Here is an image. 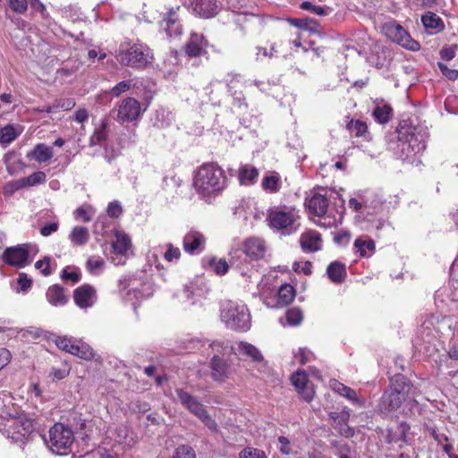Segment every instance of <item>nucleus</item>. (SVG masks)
I'll return each mask as SVG.
<instances>
[{
	"label": "nucleus",
	"mask_w": 458,
	"mask_h": 458,
	"mask_svg": "<svg viewBox=\"0 0 458 458\" xmlns=\"http://www.w3.org/2000/svg\"><path fill=\"white\" fill-rule=\"evenodd\" d=\"M411 401H415L412 383L404 375L395 374L390 378L388 388L383 393L377 409L387 415L397 411L403 403Z\"/></svg>",
	"instance_id": "1"
},
{
	"label": "nucleus",
	"mask_w": 458,
	"mask_h": 458,
	"mask_svg": "<svg viewBox=\"0 0 458 458\" xmlns=\"http://www.w3.org/2000/svg\"><path fill=\"white\" fill-rule=\"evenodd\" d=\"M193 185L203 198L216 196L225 189L227 177L223 168L216 163H204L194 174Z\"/></svg>",
	"instance_id": "2"
},
{
	"label": "nucleus",
	"mask_w": 458,
	"mask_h": 458,
	"mask_svg": "<svg viewBox=\"0 0 458 458\" xmlns=\"http://www.w3.org/2000/svg\"><path fill=\"white\" fill-rule=\"evenodd\" d=\"M148 50V47L142 43L124 41L119 46L116 59L122 65L141 70L149 63Z\"/></svg>",
	"instance_id": "3"
},
{
	"label": "nucleus",
	"mask_w": 458,
	"mask_h": 458,
	"mask_svg": "<svg viewBox=\"0 0 458 458\" xmlns=\"http://www.w3.org/2000/svg\"><path fill=\"white\" fill-rule=\"evenodd\" d=\"M175 392L183 407L198 417L211 431L217 432L218 427L216 420L208 414L205 406L198 399L182 389H176Z\"/></svg>",
	"instance_id": "4"
},
{
	"label": "nucleus",
	"mask_w": 458,
	"mask_h": 458,
	"mask_svg": "<svg viewBox=\"0 0 458 458\" xmlns=\"http://www.w3.org/2000/svg\"><path fill=\"white\" fill-rule=\"evenodd\" d=\"M381 32L388 39L406 49L418 51L420 48V43L413 39L410 33L394 20L385 22L381 27Z\"/></svg>",
	"instance_id": "5"
},
{
	"label": "nucleus",
	"mask_w": 458,
	"mask_h": 458,
	"mask_svg": "<svg viewBox=\"0 0 458 458\" xmlns=\"http://www.w3.org/2000/svg\"><path fill=\"white\" fill-rule=\"evenodd\" d=\"M297 218L293 210L275 207L268 210L267 221L272 229L291 233L296 229L294 225Z\"/></svg>",
	"instance_id": "6"
},
{
	"label": "nucleus",
	"mask_w": 458,
	"mask_h": 458,
	"mask_svg": "<svg viewBox=\"0 0 458 458\" xmlns=\"http://www.w3.org/2000/svg\"><path fill=\"white\" fill-rule=\"evenodd\" d=\"M228 326L237 331H247L250 327V314L245 305L231 303L223 311Z\"/></svg>",
	"instance_id": "7"
},
{
	"label": "nucleus",
	"mask_w": 458,
	"mask_h": 458,
	"mask_svg": "<svg viewBox=\"0 0 458 458\" xmlns=\"http://www.w3.org/2000/svg\"><path fill=\"white\" fill-rule=\"evenodd\" d=\"M114 111L116 112L115 119L120 123H134L144 112L140 101L132 97H126L121 100Z\"/></svg>",
	"instance_id": "8"
},
{
	"label": "nucleus",
	"mask_w": 458,
	"mask_h": 458,
	"mask_svg": "<svg viewBox=\"0 0 458 458\" xmlns=\"http://www.w3.org/2000/svg\"><path fill=\"white\" fill-rule=\"evenodd\" d=\"M74 437L72 429L62 423H55L49 430L47 443L54 452L68 449L73 443Z\"/></svg>",
	"instance_id": "9"
},
{
	"label": "nucleus",
	"mask_w": 458,
	"mask_h": 458,
	"mask_svg": "<svg viewBox=\"0 0 458 458\" xmlns=\"http://www.w3.org/2000/svg\"><path fill=\"white\" fill-rule=\"evenodd\" d=\"M6 428L9 436L15 441L21 440L34 430L33 420L25 415H19L9 419Z\"/></svg>",
	"instance_id": "10"
},
{
	"label": "nucleus",
	"mask_w": 458,
	"mask_h": 458,
	"mask_svg": "<svg viewBox=\"0 0 458 458\" xmlns=\"http://www.w3.org/2000/svg\"><path fill=\"white\" fill-rule=\"evenodd\" d=\"M72 298L77 307L81 310H88L96 304L98 292L94 285L83 284L73 290Z\"/></svg>",
	"instance_id": "11"
},
{
	"label": "nucleus",
	"mask_w": 458,
	"mask_h": 458,
	"mask_svg": "<svg viewBox=\"0 0 458 458\" xmlns=\"http://www.w3.org/2000/svg\"><path fill=\"white\" fill-rule=\"evenodd\" d=\"M269 44L273 51L272 55H274L275 57L287 58L293 55V47L297 50L301 47V37L297 33L294 36L284 37Z\"/></svg>",
	"instance_id": "12"
},
{
	"label": "nucleus",
	"mask_w": 458,
	"mask_h": 458,
	"mask_svg": "<svg viewBox=\"0 0 458 458\" xmlns=\"http://www.w3.org/2000/svg\"><path fill=\"white\" fill-rule=\"evenodd\" d=\"M30 251L26 245L8 247L3 253V260L5 264L19 268L26 267L29 263Z\"/></svg>",
	"instance_id": "13"
},
{
	"label": "nucleus",
	"mask_w": 458,
	"mask_h": 458,
	"mask_svg": "<svg viewBox=\"0 0 458 458\" xmlns=\"http://www.w3.org/2000/svg\"><path fill=\"white\" fill-rule=\"evenodd\" d=\"M291 382L299 393L300 396L310 403L315 396V386L309 381L308 375L304 370H297L291 376Z\"/></svg>",
	"instance_id": "14"
},
{
	"label": "nucleus",
	"mask_w": 458,
	"mask_h": 458,
	"mask_svg": "<svg viewBox=\"0 0 458 458\" xmlns=\"http://www.w3.org/2000/svg\"><path fill=\"white\" fill-rule=\"evenodd\" d=\"M208 46V39L198 33H191L189 40L184 46V52L191 58L199 57L207 54L206 48Z\"/></svg>",
	"instance_id": "15"
},
{
	"label": "nucleus",
	"mask_w": 458,
	"mask_h": 458,
	"mask_svg": "<svg viewBox=\"0 0 458 458\" xmlns=\"http://www.w3.org/2000/svg\"><path fill=\"white\" fill-rule=\"evenodd\" d=\"M205 242L206 238L203 233L191 230L183 236L182 249L186 253L195 255L202 251Z\"/></svg>",
	"instance_id": "16"
},
{
	"label": "nucleus",
	"mask_w": 458,
	"mask_h": 458,
	"mask_svg": "<svg viewBox=\"0 0 458 458\" xmlns=\"http://www.w3.org/2000/svg\"><path fill=\"white\" fill-rule=\"evenodd\" d=\"M238 351L240 354L250 358L253 363L259 365V371L265 372L268 369L267 362L265 360L263 354L255 345L242 341L238 344Z\"/></svg>",
	"instance_id": "17"
},
{
	"label": "nucleus",
	"mask_w": 458,
	"mask_h": 458,
	"mask_svg": "<svg viewBox=\"0 0 458 458\" xmlns=\"http://www.w3.org/2000/svg\"><path fill=\"white\" fill-rule=\"evenodd\" d=\"M329 418L332 420V427L337 430L341 436L352 437L354 435L353 428L348 425V421L350 420V413L348 411L330 412Z\"/></svg>",
	"instance_id": "18"
},
{
	"label": "nucleus",
	"mask_w": 458,
	"mask_h": 458,
	"mask_svg": "<svg viewBox=\"0 0 458 458\" xmlns=\"http://www.w3.org/2000/svg\"><path fill=\"white\" fill-rule=\"evenodd\" d=\"M168 37L180 36L182 33V25L179 23V16L176 10L170 9L160 21Z\"/></svg>",
	"instance_id": "19"
},
{
	"label": "nucleus",
	"mask_w": 458,
	"mask_h": 458,
	"mask_svg": "<svg viewBox=\"0 0 458 458\" xmlns=\"http://www.w3.org/2000/svg\"><path fill=\"white\" fill-rule=\"evenodd\" d=\"M242 250L251 259H260L265 256V242L259 238L250 237L244 241Z\"/></svg>",
	"instance_id": "20"
},
{
	"label": "nucleus",
	"mask_w": 458,
	"mask_h": 458,
	"mask_svg": "<svg viewBox=\"0 0 458 458\" xmlns=\"http://www.w3.org/2000/svg\"><path fill=\"white\" fill-rule=\"evenodd\" d=\"M321 234L315 230H309L301 233L300 244L303 251L316 252L321 250Z\"/></svg>",
	"instance_id": "21"
},
{
	"label": "nucleus",
	"mask_w": 458,
	"mask_h": 458,
	"mask_svg": "<svg viewBox=\"0 0 458 458\" xmlns=\"http://www.w3.org/2000/svg\"><path fill=\"white\" fill-rule=\"evenodd\" d=\"M211 375L214 380L218 382L225 381L230 374V364L218 355L211 359Z\"/></svg>",
	"instance_id": "22"
},
{
	"label": "nucleus",
	"mask_w": 458,
	"mask_h": 458,
	"mask_svg": "<svg viewBox=\"0 0 458 458\" xmlns=\"http://www.w3.org/2000/svg\"><path fill=\"white\" fill-rule=\"evenodd\" d=\"M328 202L324 195L316 193L307 200V208L310 214L323 216L327 211Z\"/></svg>",
	"instance_id": "23"
},
{
	"label": "nucleus",
	"mask_w": 458,
	"mask_h": 458,
	"mask_svg": "<svg viewBox=\"0 0 458 458\" xmlns=\"http://www.w3.org/2000/svg\"><path fill=\"white\" fill-rule=\"evenodd\" d=\"M46 298L52 306L55 307L64 306L69 301L68 296L65 294V289L58 284L48 287Z\"/></svg>",
	"instance_id": "24"
},
{
	"label": "nucleus",
	"mask_w": 458,
	"mask_h": 458,
	"mask_svg": "<svg viewBox=\"0 0 458 458\" xmlns=\"http://www.w3.org/2000/svg\"><path fill=\"white\" fill-rule=\"evenodd\" d=\"M421 22L429 34L434 35L445 30L443 20L433 12H427L421 16Z\"/></svg>",
	"instance_id": "25"
},
{
	"label": "nucleus",
	"mask_w": 458,
	"mask_h": 458,
	"mask_svg": "<svg viewBox=\"0 0 458 458\" xmlns=\"http://www.w3.org/2000/svg\"><path fill=\"white\" fill-rule=\"evenodd\" d=\"M327 275L332 283H344L347 276L345 264L338 260L331 262L327 267Z\"/></svg>",
	"instance_id": "26"
},
{
	"label": "nucleus",
	"mask_w": 458,
	"mask_h": 458,
	"mask_svg": "<svg viewBox=\"0 0 458 458\" xmlns=\"http://www.w3.org/2000/svg\"><path fill=\"white\" fill-rule=\"evenodd\" d=\"M27 157L34 159L39 164L47 163L54 157V149L52 147L44 143H38L27 155Z\"/></svg>",
	"instance_id": "27"
},
{
	"label": "nucleus",
	"mask_w": 458,
	"mask_h": 458,
	"mask_svg": "<svg viewBox=\"0 0 458 458\" xmlns=\"http://www.w3.org/2000/svg\"><path fill=\"white\" fill-rule=\"evenodd\" d=\"M131 247L130 236L123 232H117L114 240L112 242L114 252L117 255L124 256Z\"/></svg>",
	"instance_id": "28"
},
{
	"label": "nucleus",
	"mask_w": 458,
	"mask_h": 458,
	"mask_svg": "<svg viewBox=\"0 0 458 458\" xmlns=\"http://www.w3.org/2000/svg\"><path fill=\"white\" fill-rule=\"evenodd\" d=\"M47 181V175L42 171H38L27 177H23L14 182L15 189H21L24 187H32L38 184H42Z\"/></svg>",
	"instance_id": "29"
},
{
	"label": "nucleus",
	"mask_w": 458,
	"mask_h": 458,
	"mask_svg": "<svg viewBox=\"0 0 458 458\" xmlns=\"http://www.w3.org/2000/svg\"><path fill=\"white\" fill-rule=\"evenodd\" d=\"M76 357L83 359L85 360H91L95 357V352L93 349L85 342L81 340H75L73 344V347H72L71 353Z\"/></svg>",
	"instance_id": "30"
},
{
	"label": "nucleus",
	"mask_w": 458,
	"mask_h": 458,
	"mask_svg": "<svg viewBox=\"0 0 458 458\" xmlns=\"http://www.w3.org/2000/svg\"><path fill=\"white\" fill-rule=\"evenodd\" d=\"M295 295L296 292L294 287L289 284H284L277 292V305L283 307L291 304Z\"/></svg>",
	"instance_id": "31"
},
{
	"label": "nucleus",
	"mask_w": 458,
	"mask_h": 458,
	"mask_svg": "<svg viewBox=\"0 0 458 458\" xmlns=\"http://www.w3.org/2000/svg\"><path fill=\"white\" fill-rule=\"evenodd\" d=\"M409 430L410 425L407 422H400L397 426L396 432H394L393 429L387 430L386 442L388 444L397 443L399 441L406 442V437Z\"/></svg>",
	"instance_id": "32"
},
{
	"label": "nucleus",
	"mask_w": 458,
	"mask_h": 458,
	"mask_svg": "<svg viewBox=\"0 0 458 458\" xmlns=\"http://www.w3.org/2000/svg\"><path fill=\"white\" fill-rule=\"evenodd\" d=\"M259 174L256 167L244 165L239 168L238 179L241 184H252L256 182Z\"/></svg>",
	"instance_id": "33"
},
{
	"label": "nucleus",
	"mask_w": 458,
	"mask_h": 458,
	"mask_svg": "<svg viewBox=\"0 0 458 458\" xmlns=\"http://www.w3.org/2000/svg\"><path fill=\"white\" fill-rule=\"evenodd\" d=\"M347 130L358 138H364L365 140L370 139L368 125L361 120L352 119L346 125Z\"/></svg>",
	"instance_id": "34"
},
{
	"label": "nucleus",
	"mask_w": 458,
	"mask_h": 458,
	"mask_svg": "<svg viewBox=\"0 0 458 458\" xmlns=\"http://www.w3.org/2000/svg\"><path fill=\"white\" fill-rule=\"evenodd\" d=\"M354 248L360 257L367 258L375 252L376 243L370 238L363 239L359 237L354 242Z\"/></svg>",
	"instance_id": "35"
},
{
	"label": "nucleus",
	"mask_w": 458,
	"mask_h": 458,
	"mask_svg": "<svg viewBox=\"0 0 458 458\" xmlns=\"http://www.w3.org/2000/svg\"><path fill=\"white\" fill-rule=\"evenodd\" d=\"M261 186L264 191L270 193H276L281 189V176L276 172H272L270 175L262 179Z\"/></svg>",
	"instance_id": "36"
},
{
	"label": "nucleus",
	"mask_w": 458,
	"mask_h": 458,
	"mask_svg": "<svg viewBox=\"0 0 458 458\" xmlns=\"http://www.w3.org/2000/svg\"><path fill=\"white\" fill-rule=\"evenodd\" d=\"M69 239L74 246H82L89 240V230L84 226H75L70 233Z\"/></svg>",
	"instance_id": "37"
},
{
	"label": "nucleus",
	"mask_w": 458,
	"mask_h": 458,
	"mask_svg": "<svg viewBox=\"0 0 458 458\" xmlns=\"http://www.w3.org/2000/svg\"><path fill=\"white\" fill-rule=\"evenodd\" d=\"M107 123L102 121L98 128H97L89 138V145L97 146L103 144L107 139Z\"/></svg>",
	"instance_id": "38"
},
{
	"label": "nucleus",
	"mask_w": 458,
	"mask_h": 458,
	"mask_svg": "<svg viewBox=\"0 0 458 458\" xmlns=\"http://www.w3.org/2000/svg\"><path fill=\"white\" fill-rule=\"evenodd\" d=\"M333 389L334 391L337 392L339 394L345 397L353 403H360V400L357 396V394L355 390H353L352 388L344 386L340 382L335 381Z\"/></svg>",
	"instance_id": "39"
},
{
	"label": "nucleus",
	"mask_w": 458,
	"mask_h": 458,
	"mask_svg": "<svg viewBox=\"0 0 458 458\" xmlns=\"http://www.w3.org/2000/svg\"><path fill=\"white\" fill-rule=\"evenodd\" d=\"M207 265L218 276L225 275L229 269L228 263L225 259H217L216 257L208 258Z\"/></svg>",
	"instance_id": "40"
},
{
	"label": "nucleus",
	"mask_w": 458,
	"mask_h": 458,
	"mask_svg": "<svg viewBox=\"0 0 458 458\" xmlns=\"http://www.w3.org/2000/svg\"><path fill=\"white\" fill-rule=\"evenodd\" d=\"M393 109L389 105L377 106L373 111V117L375 120L381 123H386L390 120Z\"/></svg>",
	"instance_id": "41"
},
{
	"label": "nucleus",
	"mask_w": 458,
	"mask_h": 458,
	"mask_svg": "<svg viewBox=\"0 0 458 458\" xmlns=\"http://www.w3.org/2000/svg\"><path fill=\"white\" fill-rule=\"evenodd\" d=\"M60 277L64 282L77 284L81 279V273L76 267H66L61 271Z\"/></svg>",
	"instance_id": "42"
},
{
	"label": "nucleus",
	"mask_w": 458,
	"mask_h": 458,
	"mask_svg": "<svg viewBox=\"0 0 458 458\" xmlns=\"http://www.w3.org/2000/svg\"><path fill=\"white\" fill-rule=\"evenodd\" d=\"M285 319L289 326H299L303 320V312L298 307L291 308L285 312Z\"/></svg>",
	"instance_id": "43"
},
{
	"label": "nucleus",
	"mask_w": 458,
	"mask_h": 458,
	"mask_svg": "<svg viewBox=\"0 0 458 458\" xmlns=\"http://www.w3.org/2000/svg\"><path fill=\"white\" fill-rule=\"evenodd\" d=\"M18 137L15 128L8 124L0 129V143L9 144Z\"/></svg>",
	"instance_id": "44"
},
{
	"label": "nucleus",
	"mask_w": 458,
	"mask_h": 458,
	"mask_svg": "<svg viewBox=\"0 0 458 458\" xmlns=\"http://www.w3.org/2000/svg\"><path fill=\"white\" fill-rule=\"evenodd\" d=\"M412 140H417V139L415 138V136L413 134L411 135L410 140H408L407 141L401 140V144L399 145L401 147V151L403 153V156H404L405 158L410 157L413 153H416V152L420 151V144H417V146H416L417 150L415 149V146L411 145Z\"/></svg>",
	"instance_id": "45"
},
{
	"label": "nucleus",
	"mask_w": 458,
	"mask_h": 458,
	"mask_svg": "<svg viewBox=\"0 0 458 458\" xmlns=\"http://www.w3.org/2000/svg\"><path fill=\"white\" fill-rule=\"evenodd\" d=\"M76 339L68 336H57L55 339V344L58 349L65 352L71 353L72 347Z\"/></svg>",
	"instance_id": "46"
},
{
	"label": "nucleus",
	"mask_w": 458,
	"mask_h": 458,
	"mask_svg": "<svg viewBox=\"0 0 458 458\" xmlns=\"http://www.w3.org/2000/svg\"><path fill=\"white\" fill-rule=\"evenodd\" d=\"M131 80L122 81L110 89V94L114 98H118L122 94L129 91L131 89Z\"/></svg>",
	"instance_id": "47"
},
{
	"label": "nucleus",
	"mask_w": 458,
	"mask_h": 458,
	"mask_svg": "<svg viewBox=\"0 0 458 458\" xmlns=\"http://www.w3.org/2000/svg\"><path fill=\"white\" fill-rule=\"evenodd\" d=\"M203 15L209 17L216 13V0H199L198 4Z\"/></svg>",
	"instance_id": "48"
},
{
	"label": "nucleus",
	"mask_w": 458,
	"mask_h": 458,
	"mask_svg": "<svg viewBox=\"0 0 458 458\" xmlns=\"http://www.w3.org/2000/svg\"><path fill=\"white\" fill-rule=\"evenodd\" d=\"M240 458H267L263 450L254 448L251 446L245 447L240 453Z\"/></svg>",
	"instance_id": "49"
},
{
	"label": "nucleus",
	"mask_w": 458,
	"mask_h": 458,
	"mask_svg": "<svg viewBox=\"0 0 458 458\" xmlns=\"http://www.w3.org/2000/svg\"><path fill=\"white\" fill-rule=\"evenodd\" d=\"M166 251L164 254V259L167 262H172L174 260H179L181 258V250L178 247L174 246L173 243H167L165 245Z\"/></svg>",
	"instance_id": "50"
},
{
	"label": "nucleus",
	"mask_w": 458,
	"mask_h": 458,
	"mask_svg": "<svg viewBox=\"0 0 458 458\" xmlns=\"http://www.w3.org/2000/svg\"><path fill=\"white\" fill-rule=\"evenodd\" d=\"M300 7L302 10L309 11V12L315 13L317 15H319V16H323V15L327 14V11L325 10L324 7H322L320 5H315L311 2H309V1L302 2L301 4Z\"/></svg>",
	"instance_id": "51"
},
{
	"label": "nucleus",
	"mask_w": 458,
	"mask_h": 458,
	"mask_svg": "<svg viewBox=\"0 0 458 458\" xmlns=\"http://www.w3.org/2000/svg\"><path fill=\"white\" fill-rule=\"evenodd\" d=\"M92 208L90 207H79L75 210V216L77 219H81L83 222H89L92 219Z\"/></svg>",
	"instance_id": "52"
},
{
	"label": "nucleus",
	"mask_w": 458,
	"mask_h": 458,
	"mask_svg": "<svg viewBox=\"0 0 458 458\" xmlns=\"http://www.w3.org/2000/svg\"><path fill=\"white\" fill-rule=\"evenodd\" d=\"M437 67L446 79L450 81H455L458 79V71L456 69L449 68L447 65L441 62L437 63Z\"/></svg>",
	"instance_id": "53"
},
{
	"label": "nucleus",
	"mask_w": 458,
	"mask_h": 458,
	"mask_svg": "<svg viewBox=\"0 0 458 458\" xmlns=\"http://www.w3.org/2000/svg\"><path fill=\"white\" fill-rule=\"evenodd\" d=\"M173 458H195V454L191 446L181 445L176 448Z\"/></svg>",
	"instance_id": "54"
},
{
	"label": "nucleus",
	"mask_w": 458,
	"mask_h": 458,
	"mask_svg": "<svg viewBox=\"0 0 458 458\" xmlns=\"http://www.w3.org/2000/svg\"><path fill=\"white\" fill-rule=\"evenodd\" d=\"M11 9L16 13H24L28 8L27 0H8Z\"/></svg>",
	"instance_id": "55"
},
{
	"label": "nucleus",
	"mask_w": 458,
	"mask_h": 458,
	"mask_svg": "<svg viewBox=\"0 0 458 458\" xmlns=\"http://www.w3.org/2000/svg\"><path fill=\"white\" fill-rule=\"evenodd\" d=\"M55 103L56 106L57 112L59 110H65V111L71 110L76 105L74 98H60V99H57Z\"/></svg>",
	"instance_id": "56"
},
{
	"label": "nucleus",
	"mask_w": 458,
	"mask_h": 458,
	"mask_svg": "<svg viewBox=\"0 0 458 458\" xmlns=\"http://www.w3.org/2000/svg\"><path fill=\"white\" fill-rule=\"evenodd\" d=\"M35 267L37 269H41V273L43 274V276H50L52 273L50 269V258L45 257L44 259L38 260L35 263Z\"/></svg>",
	"instance_id": "57"
},
{
	"label": "nucleus",
	"mask_w": 458,
	"mask_h": 458,
	"mask_svg": "<svg viewBox=\"0 0 458 458\" xmlns=\"http://www.w3.org/2000/svg\"><path fill=\"white\" fill-rule=\"evenodd\" d=\"M458 49L457 45H452L448 47H444L440 50V57L444 61H450L454 58L456 51Z\"/></svg>",
	"instance_id": "58"
},
{
	"label": "nucleus",
	"mask_w": 458,
	"mask_h": 458,
	"mask_svg": "<svg viewBox=\"0 0 458 458\" xmlns=\"http://www.w3.org/2000/svg\"><path fill=\"white\" fill-rule=\"evenodd\" d=\"M269 47H260V46H258L256 47V59L257 60H263L264 58H273L275 57L274 55H272L273 51H272V48L270 47V45L268 46Z\"/></svg>",
	"instance_id": "59"
},
{
	"label": "nucleus",
	"mask_w": 458,
	"mask_h": 458,
	"mask_svg": "<svg viewBox=\"0 0 458 458\" xmlns=\"http://www.w3.org/2000/svg\"><path fill=\"white\" fill-rule=\"evenodd\" d=\"M104 264L105 262L103 259L91 257L87 260V268L90 272H94L95 270L101 268Z\"/></svg>",
	"instance_id": "60"
},
{
	"label": "nucleus",
	"mask_w": 458,
	"mask_h": 458,
	"mask_svg": "<svg viewBox=\"0 0 458 458\" xmlns=\"http://www.w3.org/2000/svg\"><path fill=\"white\" fill-rule=\"evenodd\" d=\"M351 239V233L347 231L339 232L335 234L334 242L339 245H346Z\"/></svg>",
	"instance_id": "61"
},
{
	"label": "nucleus",
	"mask_w": 458,
	"mask_h": 458,
	"mask_svg": "<svg viewBox=\"0 0 458 458\" xmlns=\"http://www.w3.org/2000/svg\"><path fill=\"white\" fill-rule=\"evenodd\" d=\"M58 227L59 225L55 222L47 224L40 228V234L44 237H47L55 233L58 230Z\"/></svg>",
	"instance_id": "62"
},
{
	"label": "nucleus",
	"mask_w": 458,
	"mask_h": 458,
	"mask_svg": "<svg viewBox=\"0 0 458 458\" xmlns=\"http://www.w3.org/2000/svg\"><path fill=\"white\" fill-rule=\"evenodd\" d=\"M12 359L10 351L6 348H0V370L6 367Z\"/></svg>",
	"instance_id": "63"
},
{
	"label": "nucleus",
	"mask_w": 458,
	"mask_h": 458,
	"mask_svg": "<svg viewBox=\"0 0 458 458\" xmlns=\"http://www.w3.org/2000/svg\"><path fill=\"white\" fill-rule=\"evenodd\" d=\"M69 369L65 366L64 368H53L52 369V376L55 380H62L65 378L69 375Z\"/></svg>",
	"instance_id": "64"
}]
</instances>
